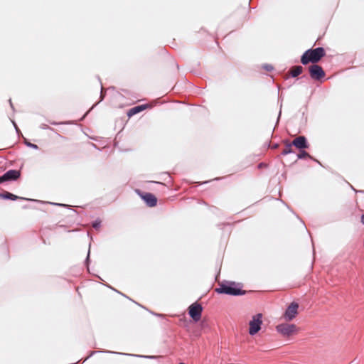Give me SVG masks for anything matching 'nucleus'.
<instances>
[{
  "label": "nucleus",
  "mask_w": 364,
  "mask_h": 364,
  "mask_svg": "<svg viewBox=\"0 0 364 364\" xmlns=\"http://www.w3.org/2000/svg\"><path fill=\"white\" fill-rule=\"evenodd\" d=\"M215 291L218 294H225L233 296L245 294V291L240 289L238 284L235 282L222 284L219 288L215 289Z\"/></svg>",
  "instance_id": "obj_2"
},
{
  "label": "nucleus",
  "mask_w": 364,
  "mask_h": 364,
  "mask_svg": "<svg viewBox=\"0 0 364 364\" xmlns=\"http://www.w3.org/2000/svg\"><path fill=\"white\" fill-rule=\"evenodd\" d=\"M299 304L296 302H292L286 309L284 314V318L287 321H291L298 314Z\"/></svg>",
  "instance_id": "obj_6"
},
{
  "label": "nucleus",
  "mask_w": 364,
  "mask_h": 364,
  "mask_svg": "<svg viewBox=\"0 0 364 364\" xmlns=\"http://www.w3.org/2000/svg\"><path fill=\"white\" fill-rule=\"evenodd\" d=\"M153 105L151 104H144V105H138V106H136V107H134L131 109H129L128 111H127V116L129 118H131L132 117H133L134 115L144 111V110H146L147 109H151L152 108Z\"/></svg>",
  "instance_id": "obj_10"
},
{
  "label": "nucleus",
  "mask_w": 364,
  "mask_h": 364,
  "mask_svg": "<svg viewBox=\"0 0 364 364\" xmlns=\"http://www.w3.org/2000/svg\"><path fill=\"white\" fill-rule=\"evenodd\" d=\"M203 307L199 303H193L188 308V314L195 322H198L201 318Z\"/></svg>",
  "instance_id": "obj_4"
},
{
  "label": "nucleus",
  "mask_w": 364,
  "mask_h": 364,
  "mask_svg": "<svg viewBox=\"0 0 364 364\" xmlns=\"http://www.w3.org/2000/svg\"><path fill=\"white\" fill-rule=\"evenodd\" d=\"M291 144L300 149L309 148V144L306 141V139L304 136H299L295 138L292 141Z\"/></svg>",
  "instance_id": "obj_11"
},
{
  "label": "nucleus",
  "mask_w": 364,
  "mask_h": 364,
  "mask_svg": "<svg viewBox=\"0 0 364 364\" xmlns=\"http://www.w3.org/2000/svg\"><path fill=\"white\" fill-rule=\"evenodd\" d=\"M266 69L267 70H272V67L271 65H268V66H266Z\"/></svg>",
  "instance_id": "obj_18"
},
{
  "label": "nucleus",
  "mask_w": 364,
  "mask_h": 364,
  "mask_svg": "<svg viewBox=\"0 0 364 364\" xmlns=\"http://www.w3.org/2000/svg\"><path fill=\"white\" fill-rule=\"evenodd\" d=\"M303 72V68L300 65H298V66H293L290 70H289V73L291 74V75L294 77H297L298 75H299L301 73H302Z\"/></svg>",
  "instance_id": "obj_12"
},
{
  "label": "nucleus",
  "mask_w": 364,
  "mask_h": 364,
  "mask_svg": "<svg viewBox=\"0 0 364 364\" xmlns=\"http://www.w3.org/2000/svg\"><path fill=\"white\" fill-rule=\"evenodd\" d=\"M308 157H310V155L305 151H301L299 154H298V158L299 159H305V158H308Z\"/></svg>",
  "instance_id": "obj_15"
},
{
  "label": "nucleus",
  "mask_w": 364,
  "mask_h": 364,
  "mask_svg": "<svg viewBox=\"0 0 364 364\" xmlns=\"http://www.w3.org/2000/svg\"><path fill=\"white\" fill-rule=\"evenodd\" d=\"M262 324V314H257L252 317L249 322V333L251 336L255 335L261 329Z\"/></svg>",
  "instance_id": "obj_3"
},
{
  "label": "nucleus",
  "mask_w": 364,
  "mask_h": 364,
  "mask_svg": "<svg viewBox=\"0 0 364 364\" xmlns=\"http://www.w3.org/2000/svg\"><path fill=\"white\" fill-rule=\"evenodd\" d=\"M309 72L311 77L315 80H319L325 76V72L323 68L316 64H313L309 67Z\"/></svg>",
  "instance_id": "obj_7"
},
{
  "label": "nucleus",
  "mask_w": 364,
  "mask_h": 364,
  "mask_svg": "<svg viewBox=\"0 0 364 364\" xmlns=\"http://www.w3.org/2000/svg\"><path fill=\"white\" fill-rule=\"evenodd\" d=\"M136 193L147 203V205H156L157 198L152 193L136 190Z\"/></svg>",
  "instance_id": "obj_8"
},
{
  "label": "nucleus",
  "mask_w": 364,
  "mask_h": 364,
  "mask_svg": "<svg viewBox=\"0 0 364 364\" xmlns=\"http://www.w3.org/2000/svg\"><path fill=\"white\" fill-rule=\"evenodd\" d=\"M0 198L16 200V199L18 198V197L11 193L5 192L4 193H0Z\"/></svg>",
  "instance_id": "obj_13"
},
{
  "label": "nucleus",
  "mask_w": 364,
  "mask_h": 364,
  "mask_svg": "<svg viewBox=\"0 0 364 364\" xmlns=\"http://www.w3.org/2000/svg\"><path fill=\"white\" fill-rule=\"evenodd\" d=\"M276 330L282 336H289L294 333L297 328L294 324L281 323L276 326Z\"/></svg>",
  "instance_id": "obj_5"
},
{
  "label": "nucleus",
  "mask_w": 364,
  "mask_h": 364,
  "mask_svg": "<svg viewBox=\"0 0 364 364\" xmlns=\"http://www.w3.org/2000/svg\"><path fill=\"white\" fill-rule=\"evenodd\" d=\"M88 259H89V255H87V260H88Z\"/></svg>",
  "instance_id": "obj_21"
},
{
  "label": "nucleus",
  "mask_w": 364,
  "mask_h": 364,
  "mask_svg": "<svg viewBox=\"0 0 364 364\" xmlns=\"http://www.w3.org/2000/svg\"><path fill=\"white\" fill-rule=\"evenodd\" d=\"M50 124H57V123H55V122H50Z\"/></svg>",
  "instance_id": "obj_20"
},
{
  "label": "nucleus",
  "mask_w": 364,
  "mask_h": 364,
  "mask_svg": "<svg viewBox=\"0 0 364 364\" xmlns=\"http://www.w3.org/2000/svg\"><path fill=\"white\" fill-rule=\"evenodd\" d=\"M291 146L292 144H290V143H287L286 145H285V147L284 149H283L282 151V154L283 155H287L289 153H291L292 152V148H291Z\"/></svg>",
  "instance_id": "obj_14"
},
{
  "label": "nucleus",
  "mask_w": 364,
  "mask_h": 364,
  "mask_svg": "<svg viewBox=\"0 0 364 364\" xmlns=\"http://www.w3.org/2000/svg\"><path fill=\"white\" fill-rule=\"evenodd\" d=\"M361 223L364 225V214L361 216Z\"/></svg>",
  "instance_id": "obj_19"
},
{
  "label": "nucleus",
  "mask_w": 364,
  "mask_h": 364,
  "mask_svg": "<svg viewBox=\"0 0 364 364\" xmlns=\"http://www.w3.org/2000/svg\"><path fill=\"white\" fill-rule=\"evenodd\" d=\"M100 224H101V222H100V221H97V220H96V221H95V222L92 223V227H93L95 229L97 230L98 228H100Z\"/></svg>",
  "instance_id": "obj_16"
},
{
  "label": "nucleus",
  "mask_w": 364,
  "mask_h": 364,
  "mask_svg": "<svg viewBox=\"0 0 364 364\" xmlns=\"http://www.w3.org/2000/svg\"><path fill=\"white\" fill-rule=\"evenodd\" d=\"M20 171L9 170L0 177V183L8 181L16 180L20 177Z\"/></svg>",
  "instance_id": "obj_9"
},
{
  "label": "nucleus",
  "mask_w": 364,
  "mask_h": 364,
  "mask_svg": "<svg viewBox=\"0 0 364 364\" xmlns=\"http://www.w3.org/2000/svg\"><path fill=\"white\" fill-rule=\"evenodd\" d=\"M179 364H185V363H180Z\"/></svg>",
  "instance_id": "obj_22"
},
{
  "label": "nucleus",
  "mask_w": 364,
  "mask_h": 364,
  "mask_svg": "<svg viewBox=\"0 0 364 364\" xmlns=\"http://www.w3.org/2000/svg\"><path fill=\"white\" fill-rule=\"evenodd\" d=\"M50 205H64L63 203H49Z\"/></svg>",
  "instance_id": "obj_17"
},
{
  "label": "nucleus",
  "mask_w": 364,
  "mask_h": 364,
  "mask_svg": "<svg viewBox=\"0 0 364 364\" xmlns=\"http://www.w3.org/2000/svg\"><path fill=\"white\" fill-rule=\"evenodd\" d=\"M326 55L325 50L318 47L314 49L307 50L301 58V63L307 65L310 63L316 64Z\"/></svg>",
  "instance_id": "obj_1"
}]
</instances>
